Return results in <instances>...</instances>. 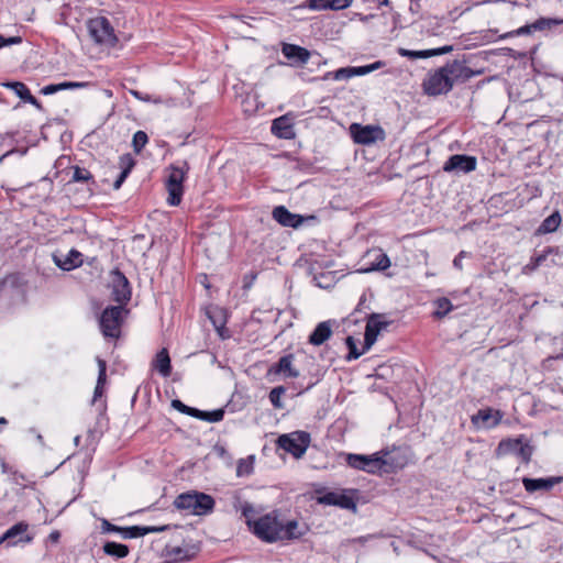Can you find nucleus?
<instances>
[{"mask_svg": "<svg viewBox=\"0 0 563 563\" xmlns=\"http://www.w3.org/2000/svg\"><path fill=\"white\" fill-rule=\"evenodd\" d=\"M438 310L434 312V316L438 318H442L448 314L452 309L453 305L448 298H440L437 300Z\"/></svg>", "mask_w": 563, "mask_h": 563, "instance_id": "58836bf2", "label": "nucleus"}, {"mask_svg": "<svg viewBox=\"0 0 563 563\" xmlns=\"http://www.w3.org/2000/svg\"><path fill=\"white\" fill-rule=\"evenodd\" d=\"M120 528L121 527L112 525L107 519H102V521H101V530H102L103 533L120 532Z\"/></svg>", "mask_w": 563, "mask_h": 563, "instance_id": "8fccbe9b", "label": "nucleus"}, {"mask_svg": "<svg viewBox=\"0 0 563 563\" xmlns=\"http://www.w3.org/2000/svg\"><path fill=\"white\" fill-rule=\"evenodd\" d=\"M346 462L351 467L371 474L383 473L382 467L387 464V462L380 461V452L372 455L349 454Z\"/></svg>", "mask_w": 563, "mask_h": 563, "instance_id": "0eeeda50", "label": "nucleus"}, {"mask_svg": "<svg viewBox=\"0 0 563 563\" xmlns=\"http://www.w3.org/2000/svg\"><path fill=\"white\" fill-rule=\"evenodd\" d=\"M49 538H51L52 540H54V541H57V540H58V538H59V533H58L57 531L52 532V533H51V536H49Z\"/></svg>", "mask_w": 563, "mask_h": 563, "instance_id": "0e129e2a", "label": "nucleus"}, {"mask_svg": "<svg viewBox=\"0 0 563 563\" xmlns=\"http://www.w3.org/2000/svg\"><path fill=\"white\" fill-rule=\"evenodd\" d=\"M187 416H190V417L201 420L202 416H203V410H199L197 408L190 407V410Z\"/></svg>", "mask_w": 563, "mask_h": 563, "instance_id": "bf43d9fd", "label": "nucleus"}, {"mask_svg": "<svg viewBox=\"0 0 563 563\" xmlns=\"http://www.w3.org/2000/svg\"><path fill=\"white\" fill-rule=\"evenodd\" d=\"M356 67H343L333 73V79L335 80H346L352 78L353 76H357Z\"/></svg>", "mask_w": 563, "mask_h": 563, "instance_id": "79ce46f5", "label": "nucleus"}, {"mask_svg": "<svg viewBox=\"0 0 563 563\" xmlns=\"http://www.w3.org/2000/svg\"><path fill=\"white\" fill-rule=\"evenodd\" d=\"M282 52L288 59L296 60L300 64H306L310 58L308 49L295 44H284Z\"/></svg>", "mask_w": 563, "mask_h": 563, "instance_id": "b1692460", "label": "nucleus"}, {"mask_svg": "<svg viewBox=\"0 0 563 563\" xmlns=\"http://www.w3.org/2000/svg\"><path fill=\"white\" fill-rule=\"evenodd\" d=\"M272 133L284 140H291L295 137L294 118L290 114L282 115L275 119L272 123Z\"/></svg>", "mask_w": 563, "mask_h": 563, "instance_id": "f3484780", "label": "nucleus"}, {"mask_svg": "<svg viewBox=\"0 0 563 563\" xmlns=\"http://www.w3.org/2000/svg\"><path fill=\"white\" fill-rule=\"evenodd\" d=\"M210 320L212 321L214 328L217 329L219 335L224 339L225 335L223 334V325H224V322L222 320H218L216 318H213L212 316H209Z\"/></svg>", "mask_w": 563, "mask_h": 563, "instance_id": "864d4df0", "label": "nucleus"}, {"mask_svg": "<svg viewBox=\"0 0 563 563\" xmlns=\"http://www.w3.org/2000/svg\"><path fill=\"white\" fill-rule=\"evenodd\" d=\"M134 165H135V161L131 154H123L122 156H120L119 167L121 169V173L118 176V178L115 179V181L113 183V189L118 190L121 188L122 184L124 183V180L126 179V177L129 176L131 170L133 169Z\"/></svg>", "mask_w": 563, "mask_h": 563, "instance_id": "5701e85b", "label": "nucleus"}, {"mask_svg": "<svg viewBox=\"0 0 563 563\" xmlns=\"http://www.w3.org/2000/svg\"><path fill=\"white\" fill-rule=\"evenodd\" d=\"M345 342L349 347V354L346 356L347 361L356 360L366 352L364 349L362 351L357 350L356 342L353 336H347Z\"/></svg>", "mask_w": 563, "mask_h": 563, "instance_id": "ea45409f", "label": "nucleus"}, {"mask_svg": "<svg viewBox=\"0 0 563 563\" xmlns=\"http://www.w3.org/2000/svg\"><path fill=\"white\" fill-rule=\"evenodd\" d=\"M224 417V409H216L212 411H203L202 419L207 422H219Z\"/></svg>", "mask_w": 563, "mask_h": 563, "instance_id": "c03bdc74", "label": "nucleus"}, {"mask_svg": "<svg viewBox=\"0 0 563 563\" xmlns=\"http://www.w3.org/2000/svg\"><path fill=\"white\" fill-rule=\"evenodd\" d=\"M443 67L451 80L452 87L454 84L470 80L477 74L466 65L465 60L460 59L448 62Z\"/></svg>", "mask_w": 563, "mask_h": 563, "instance_id": "ddd939ff", "label": "nucleus"}, {"mask_svg": "<svg viewBox=\"0 0 563 563\" xmlns=\"http://www.w3.org/2000/svg\"><path fill=\"white\" fill-rule=\"evenodd\" d=\"M350 134L355 142H374L385 139L384 130L378 125H361L353 123L350 125Z\"/></svg>", "mask_w": 563, "mask_h": 563, "instance_id": "f8f14e48", "label": "nucleus"}, {"mask_svg": "<svg viewBox=\"0 0 563 563\" xmlns=\"http://www.w3.org/2000/svg\"><path fill=\"white\" fill-rule=\"evenodd\" d=\"M294 355L287 354L279 358V361L271 368V372L276 374H284L287 378H297L300 374L299 371L292 366Z\"/></svg>", "mask_w": 563, "mask_h": 563, "instance_id": "4be33fe9", "label": "nucleus"}, {"mask_svg": "<svg viewBox=\"0 0 563 563\" xmlns=\"http://www.w3.org/2000/svg\"><path fill=\"white\" fill-rule=\"evenodd\" d=\"M563 23L561 19L554 18H540L531 24H526L517 30L507 32L500 35V38H508L514 36L529 35L534 31H543L548 29H552L553 26L560 25Z\"/></svg>", "mask_w": 563, "mask_h": 563, "instance_id": "9b49d317", "label": "nucleus"}, {"mask_svg": "<svg viewBox=\"0 0 563 563\" xmlns=\"http://www.w3.org/2000/svg\"><path fill=\"white\" fill-rule=\"evenodd\" d=\"M91 178V174L85 169L76 166L74 168L73 180L74 181H88Z\"/></svg>", "mask_w": 563, "mask_h": 563, "instance_id": "a18cd8bd", "label": "nucleus"}, {"mask_svg": "<svg viewBox=\"0 0 563 563\" xmlns=\"http://www.w3.org/2000/svg\"><path fill=\"white\" fill-rule=\"evenodd\" d=\"M58 86H60V90H63V89H68V88L80 87L81 84L66 81V82L58 84Z\"/></svg>", "mask_w": 563, "mask_h": 563, "instance_id": "052dcab7", "label": "nucleus"}, {"mask_svg": "<svg viewBox=\"0 0 563 563\" xmlns=\"http://www.w3.org/2000/svg\"><path fill=\"white\" fill-rule=\"evenodd\" d=\"M561 223V216L560 213L553 212L548 218H545L540 227L538 228V233L540 234H547L554 232Z\"/></svg>", "mask_w": 563, "mask_h": 563, "instance_id": "2f4dec72", "label": "nucleus"}, {"mask_svg": "<svg viewBox=\"0 0 563 563\" xmlns=\"http://www.w3.org/2000/svg\"><path fill=\"white\" fill-rule=\"evenodd\" d=\"M22 43L21 36L4 37V46L15 45Z\"/></svg>", "mask_w": 563, "mask_h": 563, "instance_id": "4d7b16f0", "label": "nucleus"}, {"mask_svg": "<svg viewBox=\"0 0 563 563\" xmlns=\"http://www.w3.org/2000/svg\"><path fill=\"white\" fill-rule=\"evenodd\" d=\"M466 256V252L464 251H461L456 256L455 258L453 260V265L455 268L457 269H462L463 265H462V258Z\"/></svg>", "mask_w": 563, "mask_h": 563, "instance_id": "6e6d98bb", "label": "nucleus"}, {"mask_svg": "<svg viewBox=\"0 0 563 563\" xmlns=\"http://www.w3.org/2000/svg\"><path fill=\"white\" fill-rule=\"evenodd\" d=\"M53 129H57L58 131H65V126H64L62 123H56L55 125L49 124V125L45 126V128L43 129V131H42L43 137H44L45 140H47L48 137H51V136H52L49 132H51V130H53Z\"/></svg>", "mask_w": 563, "mask_h": 563, "instance_id": "603ef678", "label": "nucleus"}, {"mask_svg": "<svg viewBox=\"0 0 563 563\" xmlns=\"http://www.w3.org/2000/svg\"><path fill=\"white\" fill-rule=\"evenodd\" d=\"M332 334L330 321L320 322L309 336V343L319 346L323 344Z\"/></svg>", "mask_w": 563, "mask_h": 563, "instance_id": "a878e982", "label": "nucleus"}, {"mask_svg": "<svg viewBox=\"0 0 563 563\" xmlns=\"http://www.w3.org/2000/svg\"><path fill=\"white\" fill-rule=\"evenodd\" d=\"M111 298L123 306L131 298V289L128 278L119 271L113 273L111 282Z\"/></svg>", "mask_w": 563, "mask_h": 563, "instance_id": "2eb2a0df", "label": "nucleus"}, {"mask_svg": "<svg viewBox=\"0 0 563 563\" xmlns=\"http://www.w3.org/2000/svg\"><path fill=\"white\" fill-rule=\"evenodd\" d=\"M254 468V456L251 455L246 459H241L238 462L236 466V475L238 476H247L253 472Z\"/></svg>", "mask_w": 563, "mask_h": 563, "instance_id": "c9c22d12", "label": "nucleus"}, {"mask_svg": "<svg viewBox=\"0 0 563 563\" xmlns=\"http://www.w3.org/2000/svg\"><path fill=\"white\" fill-rule=\"evenodd\" d=\"M80 439H81V438H80V435H76V437L74 438V444H75L76 446H78V445L80 444Z\"/></svg>", "mask_w": 563, "mask_h": 563, "instance_id": "69168bd1", "label": "nucleus"}, {"mask_svg": "<svg viewBox=\"0 0 563 563\" xmlns=\"http://www.w3.org/2000/svg\"><path fill=\"white\" fill-rule=\"evenodd\" d=\"M126 312L128 311L123 306H110L102 311L99 324L101 332L106 338H119L123 317Z\"/></svg>", "mask_w": 563, "mask_h": 563, "instance_id": "7ed1b4c3", "label": "nucleus"}, {"mask_svg": "<svg viewBox=\"0 0 563 563\" xmlns=\"http://www.w3.org/2000/svg\"><path fill=\"white\" fill-rule=\"evenodd\" d=\"M168 529V526H147V527H141V526H132V527H125L120 528V533L124 539H135L140 537H144L150 533H156L162 532Z\"/></svg>", "mask_w": 563, "mask_h": 563, "instance_id": "412c9836", "label": "nucleus"}, {"mask_svg": "<svg viewBox=\"0 0 563 563\" xmlns=\"http://www.w3.org/2000/svg\"><path fill=\"white\" fill-rule=\"evenodd\" d=\"M87 29L96 44L114 46L118 38L110 21L104 16H96L88 21Z\"/></svg>", "mask_w": 563, "mask_h": 563, "instance_id": "f03ea898", "label": "nucleus"}, {"mask_svg": "<svg viewBox=\"0 0 563 563\" xmlns=\"http://www.w3.org/2000/svg\"><path fill=\"white\" fill-rule=\"evenodd\" d=\"M172 407L176 410H178L179 412L181 413H185V415H188L189 410H190V407L185 405L183 401H180L179 399H174L172 401Z\"/></svg>", "mask_w": 563, "mask_h": 563, "instance_id": "3c124183", "label": "nucleus"}, {"mask_svg": "<svg viewBox=\"0 0 563 563\" xmlns=\"http://www.w3.org/2000/svg\"><path fill=\"white\" fill-rule=\"evenodd\" d=\"M103 552L107 555L117 558V559H123L128 556L130 550L129 547L122 543H117L112 541H108L103 544Z\"/></svg>", "mask_w": 563, "mask_h": 563, "instance_id": "c756f323", "label": "nucleus"}, {"mask_svg": "<svg viewBox=\"0 0 563 563\" xmlns=\"http://www.w3.org/2000/svg\"><path fill=\"white\" fill-rule=\"evenodd\" d=\"M285 391L286 388L284 386H277L269 391L268 398L275 408H284V404L282 402L280 398L285 394Z\"/></svg>", "mask_w": 563, "mask_h": 563, "instance_id": "e433bc0d", "label": "nucleus"}, {"mask_svg": "<svg viewBox=\"0 0 563 563\" xmlns=\"http://www.w3.org/2000/svg\"><path fill=\"white\" fill-rule=\"evenodd\" d=\"M27 528L29 525L25 522L15 523L0 537V545L4 542H7V547H13L21 542H31L32 537L26 534Z\"/></svg>", "mask_w": 563, "mask_h": 563, "instance_id": "dca6fc26", "label": "nucleus"}, {"mask_svg": "<svg viewBox=\"0 0 563 563\" xmlns=\"http://www.w3.org/2000/svg\"><path fill=\"white\" fill-rule=\"evenodd\" d=\"M242 515L245 517L247 526L253 528L254 521H252V516L254 515V507L249 503H244L242 506Z\"/></svg>", "mask_w": 563, "mask_h": 563, "instance_id": "de8ad7c7", "label": "nucleus"}, {"mask_svg": "<svg viewBox=\"0 0 563 563\" xmlns=\"http://www.w3.org/2000/svg\"><path fill=\"white\" fill-rule=\"evenodd\" d=\"M54 263L63 271L75 269L82 264V254L73 249L67 254H54Z\"/></svg>", "mask_w": 563, "mask_h": 563, "instance_id": "6ab92c4d", "label": "nucleus"}, {"mask_svg": "<svg viewBox=\"0 0 563 563\" xmlns=\"http://www.w3.org/2000/svg\"><path fill=\"white\" fill-rule=\"evenodd\" d=\"M4 47V37L0 34V48Z\"/></svg>", "mask_w": 563, "mask_h": 563, "instance_id": "338daca9", "label": "nucleus"}, {"mask_svg": "<svg viewBox=\"0 0 563 563\" xmlns=\"http://www.w3.org/2000/svg\"><path fill=\"white\" fill-rule=\"evenodd\" d=\"M339 492H327L317 497V503L321 505L336 506Z\"/></svg>", "mask_w": 563, "mask_h": 563, "instance_id": "37998d69", "label": "nucleus"}, {"mask_svg": "<svg viewBox=\"0 0 563 563\" xmlns=\"http://www.w3.org/2000/svg\"><path fill=\"white\" fill-rule=\"evenodd\" d=\"M422 87L429 96L445 95L453 88L443 66L430 71L424 78Z\"/></svg>", "mask_w": 563, "mask_h": 563, "instance_id": "423d86ee", "label": "nucleus"}, {"mask_svg": "<svg viewBox=\"0 0 563 563\" xmlns=\"http://www.w3.org/2000/svg\"><path fill=\"white\" fill-rule=\"evenodd\" d=\"M276 443L279 449H283L294 457L299 459L306 453L310 444V434L305 431H295L282 434L278 437Z\"/></svg>", "mask_w": 563, "mask_h": 563, "instance_id": "20e7f679", "label": "nucleus"}, {"mask_svg": "<svg viewBox=\"0 0 563 563\" xmlns=\"http://www.w3.org/2000/svg\"><path fill=\"white\" fill-rule=\"evenodd\" d=\"M11 153V151H8L4 155L0 156V162L3 161L5 156H8Z\"/></svg>", "mask_w": 563, "mask_h": 563, "instance_id": "774afa93", "label": "nucleus"}, {"mask_svg": "<svg viewBox=\"0 0 563 563\" xmlns=\"http://www.w3.org/2000/svg\"><path fill=\"white\" fill-rule=\"evenodd\" d=\"M336 506L340 508H343V509H352V510L356 509V504H355L353 497H351L344 493H340V492L338 494Z\"/></svg>", "mask_w": 563, "mask_h": 563, "instance_id": "a19ab883", "label": "nucleus"}, {"mask_svg": "<svg viewBox=\"0 0 563 563\" xmlns=\"http://www.w3.org/2000/svg\"><path fill=\"white\" fill-rule=\"evenodd\" d=\"M306 529L298 531V522L295 520L288 521L285 526L282 525L280 540L297 539L303 536Z\"/></svg>", "mask_w": 563, "mask_h": 563, "instance_id": "72a5a7b5", "label": "nucleus"}, {"mask_svg": "<svg viewBox=\"0 0 563 563\" xmlns=\"http://www.w3.org/2000/svg\"><path fill=\"white\" fill-rule=\"evenodd\" d=\"M476 157L470 155L455 154L452 155L443 165L446 173H470L476 169Z\"/></svg>", "mask_w": 563, "mask_h": 563, "instance_id": "4468645a", "label": "nucleus"}, {"mask_svg": "<svg viewBox=\"0 0 563 563\" xmlns=\"http://www.w3.org/2000/svg\"><path fill=\"white\" fill-rule=\"evenodd\" d=\"M145 144L146 143H139V142L133 143L135 152L140 153L144 148Z\"/></svg>", "mask_w": 563, "mask_h": 563, "instance_id": "680f3d73", "label": "nucleus"}, {"mask_svg": "<svg viewBox=\"0 0 563 563\" xmlns=\"http://www.w3.org/2000/svg\"><path fill=\"white\" fill-rule=\"evenodd\" d=\"M253 533L265 542L280 540L282 523L276 517L265 515L253 522Z\"/></svg>", "mask_w": 563, "mask_h": 563, "instance_id": "39448f33", "label": "nucleus"}, {"mask_svg": "<svg viewBox=\"0 0 563 563\" xmlns=\"http://www.w3.org/2000/svg\"><path fill=\"white\" fill-rule=\"evenodd\" d=\"M131 93L139 100L145 101V102H154V103H161L162 99L161 97H153L151 95H145L137 90H132Z\"/></svg>", "mask_w": 563, "mask_h": 563, "instance_id": "49530a36", "label": "nucleus"}, {"mask_svg": "<svg viewBox=\"0 0 563 563\" xmlns=\"http://www.w3.org/2000/svg\"><path fill=\"white\" fill-rule=\"evenodd\" d=\"M214 504V499L210 495L195 490L180 494L174 501L177 509L187 510L195 516L210 514Z\"/></svg>", "mask_w": 563, "mask_h": 563, "instance_id": "f257e3e1", "label": "nucleus"}, {"mask_svg": "<svg viewBox=\"0 0 563 563\" xmlns=\"http://www.w3.org/2000/svg\"><path fill=\"white\" fill-rule=\"evenodd\" d=\"M98 362V379H97V385L95 387V391H93V399H92V402H95L99 397L102 396L103 394V385L106 384V378H107V364L101 358H98L97 360Z\"/></svg>", "mask_w": 563, "mask_h": 563, "instance_id": "7c9ffc66", "label": "nucleus"}, {"mask_svg": "<svg viewBox=\"0 0 563 563\" xmlns=\"http://www.w3.org/2000/svg\"><path fill=\"white\" fill-rule=\"evenodd\" d=\"M350 4L351 0H310L309 7L314 10H342Z\"/></svg>", "mask_w": 563, "mask_h": 563, "instance_id": "c85d7f7f", "label": "nucleus"}, {"mask_svg": "<svg viewBox=\"0 0 563 563\" xmlns=\"http://www.w3.org/2000/svg\"><path fill=\"white\" fill-rule=\"evenodd\" d=\"M11 88L23 101L29 102L37 108L41 107L38 100L31 93L27 86L21 81H12L5 85Z\"/></svg>", "mask_w": 563, "mask_h": 563, "instance_id": "cd10ccee", "label": "nucleus"}, {"mask_svg": "<svg viewBox=\"0 0 563 563\" xmlns=\"http://www.w3.org/2000/svg\"><path fill=\"white\" fill-rule=\"evenodd\" d=\"M453 47L451 45H445L438 48L432 49H423V51H412L407 48H399L398 54L402 57H408L409 59H418V58H429L433 56L444 55L452 52Z\"/></svg>", "mask_w": 563, "mask_h": 563, "instance_id": "aec40b11", "label": "nucleus"}, {"mask_svg": "<svg viewBox=\"0 0 563 563\" xmlns=\"http://www.w3.org/2000/svg\"><path fill=\"white\" fill-rule=\"evenodd\" d=\"M474 423L482 422L486 427H495L499 422V418H494L490 409L479 410L476 416L473 417Z\"/></svg>", "mask_w": 563, "mask_h": 563, "instance_id": "f704fd0d", "label": "nucleus"}, {"mask_svg": "<svg viewBox=\"0 0 563 563\" xmlns=\"http://www.w3.org/2000/svg\"><path fill=\"white\" fill-rule=\"evenodd\" d=\"M383 65L382 62H375L371 65H366V66H361V67H356L357 68V76H363V75H366L371 71H374L376 69H378L380 66Z\"/></svg>", "mask_w": 563, "mask_h": 563, "instance_id": "09e8293b", "label": "nucleus"}, {"mask_svg": "<svg viewBox=\"0 0 563 563\" xmlns=\"http://www.w3.org/2000/svg\"><path fill=\"white\" fill-rule=\"evenodd\" d=\"M380 461L387 462L382 467L383 473H391L402 468L406 464L405 459L399 457L395 452H380Z\"/></svg>", "mask_w": 563, "mask_h": 563, "instance_id": "bb28decb", "label": "nucleus"}, {"mask_svg": "<svg viewBox=\"0 0 563 563\" xmlns=\"http://www.w3.org/2000/svg\"><path fill=\"white\" fill-rule=\"evenodd\" d=\"M390 324L383 313H371L366 320L364 333V351H368L376 342L380 331L385 330Z\"/></svg>", "mask_w": 563, "mask_h": 563, "instance_id": "1a4fd4ad", "label": "nucleus"}, {"mask_svg": "<svg viewBox=\"0 0 563 563\" xmlns=\"http://www.w3.org/2000/svg\"><path fill=\"white\" fill-rule=\"evenodd\" d=\"M562 481H563V477H561V476H552V477H547V478L523 477L522 484H523L525 489L528 493H534L538 490L549 492L556 484H560Z\"/></svg>", "mask_w": 563, "mask_h": 563, "instance_id": "a211bd4d", "label": "nucleus"}, {"mask_svg": "<svg viewBox=\"0 0 563 563\" xmlns=\"http://www.w3.org/2000/svg\"><path fill=\"white\" fill-rule=\"evenodd\" d=\"M184 179L185 170L179 167L172 166L166 179V189L168 191L167 202L169 206H178L181 202Z\"/></svg>", "mask_w": 563, "mask_h": 563, "instance_id": "6e6552de", "label": "nucleus"}, {"mask_svg": "<svg viewBox=\"0 0 563 563\" xmlns=\"http://www.w3.org/2000/svg\"><path fill=\"white\" fill-rule=\"evenodd\" d=\"M376 262L373 264L371 269L385 271L390 266L388 256L382 251L374 252Z\"/></svg>", "mask_w": 563, "mask_h": 563, "instance_id": "4c0bfd02", "label": "nucleus"}, {"mask_svg": "<svg viewBox=\"0 0 563 563\" xmlns=\"http://www.w3.org/2000/svg\"><path fill=\"white\" fill-rule=\"evenodd\" d=\"M152 366L156 369L163 377H168L172 373L170 357L167 349H162L155 355L153 360Z\"/></svg>", "mask_w": 563, "mask_h": 563, "instance_id": "393cba45", "label": "nucleus"}, {"mask_svg": "<svg viewBox=\"0 0 563 563\" xmlns=\"http://www.w3.org/2000/svg\"><path fill=\"white\" fill-rule=\"evenodd\" d=\"M132 141H148V135L144 131H136L133 134Z\"/></svg>", "mask_w": 563, "mask_h": 563, "instance_id": "13d9d810", "label": "nucleus"}, {"mask_svg": "<svg viewBox=\"0 0 563 563\" xmlns=\"http://www.w3.org/2000/svg\"><path fill=\"white\" fill-rule=\"evenodd\" d=\"M60 90V86L58 85H47L42 88L43 95H52Z\"/></svg>", "mask_w": 563, "mask_h": 563, "instance_id": "5fc2aeb1", "label": "nucleus"}, {"mask_svg": "<svg viewBox=\"0 0 563 563\" xmlns=\"http://www.w3.org/2000/svg\"><path fill=\"white\" fill-rule=\"evenodd\" d=\"M545 260V255H539L536 257V263H534V266H539L541 264L542 261Z\"/></svg>", "mask_w": 563, "mask_h": 563, "instance_id": "e2e57ef3", "label": "nucleus"}, {"mask_svg": "<svg viewBox=\"0 0 563 563\" xmlns=\"http://www.w3.org/2000/svg\"><path fill=\"white\" fill-rule=\"evenodd\" d=\"M168 555L174 561H189L196 555L195 548H181V547H174L170 550H168Z\"/></svg>", "mask_w": 563, "mask_h": 563, "instance_id": "473e14b6", "label": "nucleus"}, {"mask_svg": "<svg viewBox=\"0 0 563 563\" xmlns=\"http://www.w3.org/2000/svg\"><path fill=\"white\" fill-rule=\"evenodd\" d=\"M273 219L283 227L298 229L305 222L314 221V216L303 217L301 214L290 212L285 206H277L272 211Z\"/></svg>", "mask_w": 563, "mask_h": 563, "instance_id": "9d476101", "label": "nucleus"}]
</instances>
